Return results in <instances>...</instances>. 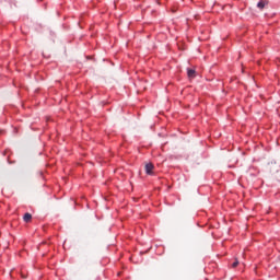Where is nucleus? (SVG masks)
I'll return each instance as SVG.
<instances>
[{
	"label": "nucleus",
	"mask_w": 280,
	"mask_h": 280,
	"mask_svg": "<svg viewBox=\"0 0 280 280\" xmlns=\"http://www.w3.org/2000/svg\"><path fill=\"white\" fill-rule=\"evenodd\" d=\"M154 170V165L152 163H148L145 164V173L149 175V176H152V171Z\"/></svg>",
	"instance_id": "nucleus-1"
},
{
	"label": "nucleus",
	"mask_w": 280,
	"mask_h": 280,
	"mask_svg": "<svg viewBox=\"0 0 280 280\" xmlns=\"http://www.w3.org/2000/svg\"><path fill=\"white\" fill-rule=\"evenodd\" d=\"M187 75H188V78H196V70L188 68Z\"/></svg>",
	"instance_id": "nucleus-2"
},
{
	"label": "nucleus",
	"mask_w": 280,
	"mask_h": 280,
	"mask_svg": "<svg viewBox=\"0 0 280 280\" xmlns=\"http://www.w3.org/2000/svg\"><path fill=\"white\" fill-rule=\"evenodd\" d=\"M266 0H260L258 3H257V8L259 10H264V8H266Z\"/></svg>",
	"instance_id": "nucleus-3"
},
{
	"label": "nucleus",
	"mask_w": 280,
	"mask_h": 280,
	"mask_svg": "<svg viewBox=\"0 0 280 280\" xmlns=\"http://www.w3.org/2000/svg\"><path fill=\"white\" fill-rule=\"evenodd\" d=\"M24 222H31L32 221V214L30 212H26L23 217Z\"/></svg>",
	"instance_id": "nucleus-4"
},
{
	"label": "nucleus",
	"mask_w": 280,
	"mask_h": 280,
	"mask_svg": "<svg viewBox=\"0 0 280 280\" xmlns=\"http://www.w3.org/2000/svg\"><path fill=\"white\" fill-rule=\"evenodd\" d=\"M237 266H240V261H238V260H235V261L232 264V268H237Z\"/></svg>",
	"instance_id": "nucleus-5"
}]
</instances>
